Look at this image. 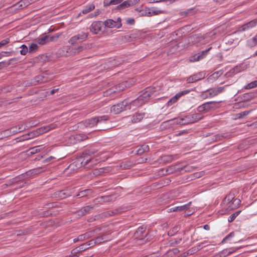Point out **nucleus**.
Masks as SVG:
<instances>
[{
	"label": "nucleus",
	"mask_w": 257,
	"mask_h": 257,
	"mask_svg": "<svg viewBox=\"0 0 257 257\" xmlns=\"http://www.w3.org/2000/svg\"><path fill=\"white\" fill-rule=\"evenodd\" d=\"M105 153L103 151L98 152V150L93 148L85 149L80 157L71 163L68 168L71 170L76 171L82 167H91L103 158L102 155Z\"/></svg>",
	"instance_id": "obj_1"
},
{
	"label": "nucleus",
	"mask_w": 257,
	"mask_h": 257,
	"mask_svg": "<svg viewBox=\"0 0 257 257\" xmlns=\"http://www.w3.org/2000/svg\"><path fill=\"white\" fill-rule=\"evenodd\" d=\"M203 118L201 113H195L192 114L187 115L184 117L176 119L174 123L180 125H187L198 121Z\"/></svg>",
	"instance_id": "obj_2"
},
{
	"label": "nucleus",
	"mask_w": 257,
	"mask_h": 257,
	"mask_svg": "<svg viewBox=\"0 0 257 257\" xmlns=\"http://www.w3.org/2000/svg\"><path fill=\"white\" fill-rule=\"evenodd\" d=\"M148 234L146 231V227L144 226L139 227L134 234V239L140 240V244H143L148 240Z\"/></svg>",
	"instance_id": "obj_3"
},
{
	"label": "nucleus",
	"mask_w": 257,
	"mask_h": 257,
	"mask_svg": "<svg viewBox=\"0 0 257 257\" xmlns=\"http://www.w3.org/2000/svg\"><path fill=\"white\" fill-rule=\"evenodd\" d=\"M217 103L216 101H209L205 102L197 108V111L200 113L201 112H208L211 110H214L218 107Z\"/></svg>",
	"instance_id": "obj_4"
},
{
	"label": "nucleus",
	"mask_w": 257,
	"mask_h": 257,
	"mask_svg": "<svg viewBox=\"0 0 257 257\" xmlns=\"http://www.w3.org/2000/svg\"><path fill=\"white\" fill-rule=\"evenodd\" d=\"M156 91L155 87H148L145 89L142 94H141L137 98L140 102H142V105L144 104L148 100H149L153 93Z\"/></svg>",
	"instance_id": "obj_5"
},
{
	"label": "nucleus",
	"mask_w": 257,
	"mask_h": 257,
	"mask_svg": "<svg viewBox=\"0 0 257 257\" xmlns=\"http://www.w3.org/2000/svg\"><path fill=\"white\" fill-rule=\"evenodd\" d=\"M88 36V33L82 32L72 37L69 40L68 43L72 45L77 44L78 42H83L87 39Z\"/></svg>",
	"instance_id": "obj_6"
},
{
	"label": "nucleus",
	"mask_w": 257,
	"mask_h": 257,
	"mask_svg": "<svg viewBox=\"0 0 257 257\" xmlns=\"http://www.w3.org/2000/svg\"><path fill=\"white\" fill-rule=\"evenodd\" d=\"M103 25L109 28H120L122 26L121 18L118 17L116 21L112 19H107L103 22Z\"/></svg>",
	"instance_id": "obj_7"
},
{
	"label": "nucleus",
	"mask_w": 257,
	"mask_h": 257,
	"mask_svg": "<svg viewBox=\"0 0 257 257\" xmlns=\"http://www.w3.org/2000/svg\"><path fill=\"white\" fill-rule=\"evenodd\" d=\"M127 103L126 100H123L120 103L113 105L111 106L110 110L115 114H118L123 111L126 110V105Z\"/></svg>",
	"instance_id": "obj_8"
},
{
	"label": "nucleus",
	"mask_w": 257,
	"mask_h": 257,
	"mask_svg": "<svg viewBox=\"0 0 257 257\" xmlns=\"http://www.w3.org/2000/svg\"><path fill=\"white\" fill-rule=\"evenodd\" d=\"M205 76V73L204 72H200L199 73L194 74L189 77H188L186 79V81L188 83H194L199 81L201 79L204 78Z\"/></svg>",
	"instance_id": "obj_9"
},
{
	"label": "nucleus",
	"mask_w": 257,
	"mask_h": 257,
	"mask_svg": "<svg viewBox=\"0 0 257 257\" xmlns=\"http://www.w3.org/2000/svg\"><path fill=\"white\" fill-rule=\"evenodd\" d=\"M190 92L189 89H186L177 93L174 96L172 97L167 102L168 106H171L176 103L178 100L183 95L188 94Z\"/></svg>",
	"instance_id": "obj_10"
},
{
	"label": "nucleus",
	"mask_w": 257,
	"mask_h": 257,
	"mask_svg": "<svg viewBox=\"0 0 257 257\" xmlns=\"http://www.w3.org/2000/svg\"><path fill=\"white\" fill-rule=\"evenodd\" d=\"M127 104L126 105V110H135L137 107H139L142 105V102H140L138 98L133 100L132 101H129L128 100H125Z\"/></svg>",
	"instance_id": "obj_11"
},
{
	"label": "nucleus",
	"mask_w": 257,
	"mask_h": 257,
	"mask_svg": "<svg viewBox=\"0 0 257 257\" xmlns=\"http://www.w3.org/2000/svg\"><path fill=\"white\" fill-rule=\"evenodd\" d=\"M240 200L236 198L232 201L230 202L229 204H224L223 205V207L227 211H231L236 208L238 205L239 204Z\"/></svg>",
	"instance_id": "obj_12"
},
{
	"label": "nucleus",
	"mask_w": 257,
	"mask_h": 257,
	"mask_svg": "<svg viewBox=\"0 0 257 257\" xmlns=\"http://www.w3.org/2000/svg\"><path fill=\"white\" fill-rule=\"evenodd\" d=\"M88 139L86 135L83 134H78L72 135L70 137V140L73 141V143L76 144L80 142L86 140Z\"/></svg>",
	"instance_id": "obj_13"
},
{
	"label": "nucleus",
	"mask_w": 257,
	"mask_h": 257,
	"mask_svg": "<svg viewBox=\"0 0 257 257\" xmlns=\"http://www.w3.org/2000/svg\"><path fill=\"white\" fill-rule=\"evenodd\" d=\"M97 120L95 117L85 119L83 121H82L80 123L82 124L85 127H92L94 126L97 124Z\"/></svg>",
	"instance_id": "obj_14"
},
{
	"label": "nucleus",
	"mask_w": 257,
	"mask_h": 257,
	"mask_svg": "<svg viewBox=\"0 0 257 257\" xmlns=\"http://www.w3.org/2000/svg\"><path fill=\"white\" fill-rule=\"evenodd\" d=\"M102 25V23L100 21L94 22L90 26V31L96 34L101 30Z\"/></svg>",
	"instance_id": "obj_15"
},
{
	"label": "nucleus",
	"mask_w": 257,
	"mask_h": 257,
	"mask_svg": "<svg viewBox=\"0 0 257 257\" xmlns=\"http://www.w3.org/2000/svg\"><path fill=\"white\" fill-rule=\"evenodd\" d=\"M204 40V37L200 35H193L190 37V41L193 44L198 46L200 44H202V41Z\"/></svg>",
	"instance_id": "obj_16"
},
{
	"label": "nucleus",
	"mask_w": 257,
	"mask_h": 257,
	"mask_svg": "<svg viewBox=\"0 0 257 257\" xmlns=\"http://www.w3.org/2000/svg\"><path fill=\"white\" fill-rule=\"evenodd\" d=\"M145 115V113H136L132 116H127V118H130L133 123H137L142 120Z\"/></svg>",
	"instance_id": "obj_17"
},
{
	"label": "nucleus",
	"mask_w": 257,
	"mask_h": 257,
	"mask_svg": "<svg viewBox=\"0 0 257 257\" xmlns=\"http://www.w3.org/2000/svg\"><path fill=\"white\" fill-rule=\"evenodd\" d=\"M257 24V19H254L245 24L242 25L240 28V31H245L249 29L255 27Z\"/></svg>",
	"instance_id": "obj_18"
},
{
	"label": "nucleus",
	"mask_w": 257,
	"mask_h": 257,
	"mask_svg": "<svg viewBox=\"0 0 257 257\" xmlns=\"http://www.w3.org/2000/svg\"><path fill=\"white\" fill-rule=\"evenodd\" d=\"M191 203H192L191 202H189L188 203L185 204L184 205H182V206L173 207L169 208L168 209L167 211L168 212H177V211H181L182 210H186L187 209H188V208L189 207V206H190V205L191 204Z\"/></svg>",
	"instance_id": "obj_19"
},
{
	"label": "nucleus",
	"mask_w": 257,
	"mask_h": 257,
	"mask_svg": "<svg viewBox=\"0 0 257 257\" xmlns=\"http://www.w3.org/2000/svg\"><path fill=\"white\" fill-rule=\"evenodd\" d=\"M42 134H43L42 129L41 128V127L39 128L35 131H32L28 133L27 134L28 137L26 139H30L33 138Z\"/></svg>",
	"instance_id": "obj_20"
},
{
	"label": "nucleus",
	"mask_w": 257,
	"mask_h": 257,
	"mask_svg": "<svg viewBox=\"0 0 257 257\" xmlns=\"http://www.w3.org/2000/svg\"><path fill=\"white\" fill-rule=\"evenodd\" d=\"M93 208V206H86L84 207L83 208H81V209L79 210L77 212L79 215H84L86 214L87 213H88L90 212L91 210H92Z\"/></svg>",
	"instance_id": "obj_21"
},
{
	"label": "nucleus",
	"mask_w": 257,
	"mask_h": 257,
	"mask_svg": "<svg viewBox=\"0 0 257 257\" xmlns=\"http://www.w3.org/2000/svg\"><path fill=\"white\" fill-rule=\"evenodd\" d=\"M223 72L221 70L216 71L210 75L207 79L208 82H212L217 79L221 75H222Z\"/></svg>",
	"instance_id": "obj_22"
},
{
	"label": "nucleus",
	"mask_w": 257,
	"mask_h": 257,
	"mask_svg": "<svg viewBox=\"0 0 257 257\" xmlns=\"http://www.w3.org/2000/svg\"><path fill=\"white\" fill-rule=\"evenodd\" d=\"M178 158V155H165L162 157V160L165 163H169L172 162V161Z\"/></svg>",
	"instance_id": "obj_23"
},
{
	"label": "nucleus",
	"mask_w": 257,
	"mask_h": 257,
	"mask_svg": "<svg viewBox=\"0 0 257 257\" xmlns=\"http://www.w3.org/2000/svg\"><path fill=\"white\" fill-rule=\"evenodd\" d=\"M149 151V146L147 145H143L139 147L136 151V154L139 155H141L145 152Z\"/></svg>",
	"instance_id": "obj_24"
},
{
	"label": "nucleus",
	"mask_w": 257,
	"mask_h": 257,
	"mask_svg": "<svg viewBox=\"0 0 257 257\" xmlns=\"http://www.w3.org/2000/svg\"><path fill=\"white\" fill-rule=\"evenodd\" d=\"M234 194L233 193H229L228 194L225 198L223 200L222 204V205L224 204H229L230 202L232 201L233 200L235 199Z\"/></svg>",
	"instance_id": "obj_25"
},
{
	"label": "nucleus",
	"mask_w": 257,
	"mask_h": 257,
	"mask_svg": "<svg viewBox=\"0 0 257 257\" xmlns=\"http://www.w3.org/2000/svg\"><path fill=\"white\" fill-rule=\"evenodd\" d=\"M123 0H104L103 2V5L104 7H108L110 5H116Z\"/></svg>",
	"instance_id": "obj_26"
},
{
	"label": "nucleus",
	"mask_w": 257,
	"mask_h": 257,
	"mask_svg": "<svg viewBox=\"0 0 257 257\" xmlns=\"http://www.w3.org/2000/svg\"><path fill=\"white\" fill-rule=\"evenodd\" d=\"M164 11L163 10H161L160 9H158V8H155L154 9L150 10L148 12L147 16L149 17L159 15L160 14L164 13Z\"/></svg>",
	"instance_id": "obj_27"
},
{
	"label": "nucleus",
	"mask_w": 257,
	"mask_h": 257,
	"mask_svg": "<svg viewBox=\"0 0 257 257\" xmlns=\"http://www.w3.org/2000/svg\"><path fill=\"white\" fill-rule=\"evenodd\" d=\"M252 111V110H247L241 112L240 113H237L235 114V119H241L242 118L246 116H247L248 114H249Z\"/></svg>",
	"instance_id": "obj_28"
},
{
	"label": "nucleus",
	"mask_w": 257,
	"mask_h": 257,
	"mask_svg": "<svg viewBox=\"0 0 257 257\" xmlns=\"http://www.w3.org/2000/svg\"><path fill=\"white\" fill-rule=\"evenodd\" d=\"M130 7H131V6L130 5V3H129L128 0H127V1L123 2L121 4L118 5L116 7V9L118 10H120L125 9Z\"/></svg>",
	"instance_id": "obj_29"
},
{
	"label": "nucleus",
	"mask_w": 257,
	"mask_h": 257,
	"mask_svg": "<svg viewBox=\"0 0 257 257\" xmlns=\"http://www.w3.org/2000/svg\"><path fill=\"white\" fill-rule=\"evenodd\" d=\"M95 8V6L93 4H90L86 6L82 11L81 13L83 14H86L93 10Z\"/></svg>",
	"instance_id": "obj_30"
},
{
	"label": "nucleus",
	"mask_w": 257,
	"mask_h": 257,
	"mask_svg": "<svg viewBox=\"0 0 257 257\" xmlns=\"http://www.w3.org/2000/svg\"><path fill=\"white\" fill-rule=\"evenodd\" d=\"M210 91L209 89L203 91L201 92V94H200V97L202 99H205L208 98H212V96H210Z\"/></svg>",
	"instance_id": "obj_31"
},
{
	"label": "nucleus",
	"mask_w": 257,
	"mask_h": 257,
	"mask_svg": "<svg viewBox=\"0 0 257 257\" xmlns=\"http://www.w3.org/2000/svg\"><path fill=\"white\" fill-rule=\"evenodd\" d=\"M255 97V93L253 92H249L245 93L243 95V99L245 101H249L253 99Z\"/></svg>",
	"instance_id": "obj_32"
},
{
	"label": "nucleus",
	"mask_w": 257,
	"mask_h": 257,
	"mask_svg": "<svg viewBox=\"0 0 257 257\" xmlns=\"http://www.w3.org/2000/svg\"><path fill=\"white\" fill-rule=\"evenodd\" d=\"M228 255H229V254L228 253V249H224L223 250L216 253V254L213 255L212 257H226Z\"/></svg>",
	"instance_id": "obj_33"
},
{
	"label": "nucleus",
	"mask_w": 257,
	"mask_h": 257,
	"mask_svg": "<svg viewBox=\"0 0 257 257\" xmlns=\"http://www.w3.org/2000/svg\"><path fill=\"white\" fill-rule=\"evenodd\" d=\"M244 67L243 64H240L235 66L233 69L231 70V71L232 73H237L242 71L244 69Z\"/></svg>",
	"instance_id": "obj_34"
},
{
	"label": "nucleus",
	"mask_w": 257,
	"mask_h": 257,
	"mask_svg": "<svg viewBox=\"0 0 257 257\" xmlns=\"http://www.w3.org/2000/svg\"><path fill=\"white\" fill-rule=\"evenodd\" d=\"M49 36L46 35L44 36L38 40V43L40 45H44L47 42H49Z\"/></svg>",
	"instance_id": "obj_35"
},
{
	"label": "nucleus",
	"mask_w": 257,
	"mask_h": 257,
	"mask_svg": "<svg viewBox=\"0 0 257 257\" xmlns=\"http://www.w3.org/2000/svg\"><path fill=\"white\" fill-rule=\"evenodd\" d=\"M95 118H96V119H98V123L108 120L109 119V116L107 115H104L102 116H96Z\"/></svg>",
	"instance_id": "obj_36"
},
{
	"label": "nucleus",
	"mask_w": 257,
	"mask_h": 257,
	"mask_svg": "<svg viewBox=\"0 0 257 257\" xmlns=\"http://www.w3.org/2000/svg\"><path fill=\"white\" fill-rule=\"evenodd\" d=\"M57 125L55 123H51L47 126L42 127L41 128L43 130V134L52 130L56 127Z\"/></svg>",
	"instance_id": "obj_37"
},
{
	"label": "nucleus",
	"mask_w": 257,
	"mask_h": 257,
	"mask_svg": "<svg viewBox=\"0 0 257 257\" xmlns=\"http://www.w3.org/2000/svg\"><path fill=\"white\" fill-rule=\"evenodd\" d=\"M211 47L209 48L208 49L202 51L199 53H198V56H199V57L200 58L201 60H202L204 59L208 54L209 51L211 49Z\"/></svg>",
	"instance_id": "obj_38"
},
{
	"label": "nucleus",
	"mask_w": 257,
	"mask_h": 257,
	"mask_svg": "<svg viewBox=\"0 0 257 257\" xmlns=\"http://www.w3.org/2000/svg\"><path fill=\"white\" fill-rule=\"evenodd\" d=\"M35 80L38 83H44L47 81V79H46L45 76L43 75H39L36 76L35 78Z\"/></svg>",
	"instance_id": "obj_39"
},
{
	"label": "nucleus",
	"mask_w": 257,
	"mask_h": 257,
	"mask_svg": "<svg viewBox=\"0 0 257 257\" xmlns=\"http://www.w3.org/2000/svg\"><path fill=\"white\" fill-rule=\"evenodd\" d=\"M101 198L103 200L104 202H108L114 201L115 198L113 195H108L101 197Z\"/></svg>",
	"instance_id": "obj_40"
},
{
	"label": "nucleus",
	"mask_w": 257,
	"mask_h": 257,
	"mask_svg": "<svg viewBox=\"0 0 257 257\" xmlns=\"http://www.w3.org/2000/svg\"><path fill=\"white\" fill-rule=\"evenodd\" d=\"M62 35L61 33H56L54 35H48L49 36V42H54L56 41Z\"/></svg>",
	"instance_id": "obj_41"
},
{
	"label": "nucleus",
	"mask_w": 257,
	"mask_h": 257,
	"mask_svg": "<svg viewBox=\"0 0 257 257\" xmlns=\"http://www.w3.org/2000/svg\"><path fill=\"white\" fill-rule=\"evenodd\" d=\"M92 233L91 232H86L84 234L79 235V239L80 241H83L85 239L89 238L91 237Z\"/></svg>",
	"instance_id": "obj_42"
},
{
	"label": "nucleus",
	"mask_w": 257,
	"mask_h": 257,
	"mask_svg": "<svg viewBox=\"0 0 257 257\" xmlns=\"http://www.w3.org/2000/svg\"><path fill=\"white\" fill-rule=\"evenodd\" d=\"M84 49V47L83 46H79L77 47H74L71 48L72 53L74 54L79 53L82 52Z\"/></svg>",
	"instance_id": "obj_43"
},
{
	"label": "nucleus",
	"mask_w": 257,
	"mask_h": 257,
	"mask_svg": "<svg viewBox=\"0 0 257 257\" xmlns=\"http://www.w3.org/2000/svg\"><path fill=\"white\" fill-rule=\"evenodd\" d=\"M122 211L119 209H115L113 210L108 211L106 213L109 216H112L120 213Z\"/></svg>",
	"instance_id": "obj_44"
},
{
	"label": "nucleus",
	"mask_w": 257,
	"mask_h": 257,
	"mask_svg": "<svg viewBox=\"0 0 257 257\" xmlns=\"http://www.w3.org/2000/svg\"><path fill=\"white\" fill-rule=\"evenodd\" d=\"M241 211H238L232 214L228 218V221L229 222H232L235 218L239 214Z\"/></svg>",
	"instance_id": "obj_45"
},
{
	"label": "nucleus",
	"mask_w": 257,
	"mask_h": 257,
	"mask_svg": "<svg viewBox=\"0 0 257 257\" xmlns=\"http://www.w3.org/2000/svg\"><path fill=\"white\" fill-rule=\"evenodd\" d=\"M235 234L233 232H230L227 235H226L222 240L221 243H224L226 242L228 240H229L231 238L234 237Z\"/></svg>",
	"instance_id": "obj_46"
},
{
	"label": "nucleus",
	"mask_w": 257,
	"mask_h": 257,
	"mask_svg": "<svg viewBox=\"0 0 257 257\" xmlns=\"http://www.w3.org/2000/svg\"><path fill=\"white\" fill-rule=\"evenodd\" d=\"M198 54H196L194 55L193 56H192L190 57L189 61L191 62H194L196 61H199L201 60L200 58L199 57V56H198Z\"/></svg>",
	"instance_id": "obj_47"
},
{
	"label": "nucleus",
	"mask_w": 257,
	"mask_h": 257,
	"mask_svg": "<svg viewBox=\"0 0 257 257\" xmlns=\"http://www.w3.org/2000/svg\"><path fill=\"white\" fill-rule=\"evenodd\" d=\"M20 48L21 50H20V53L22 55H25L28 51V47L25 45H22Z\"/></svg>",
	"instance_id": "obj_48"
},
{
	"label": "nucleus",
	"mask_w": 257,
	"mask_h": 257,
	"mask_svg": "<svg viewBox=\"0 0 257 257\" xmlns=\"http://www.w3.org/2000/svg\"><path fill=\"white\" fill-rule=\"evenodd\" d=\"M109 66L111 68H114L119 66L120 64V62H117L115 60H113L108 62Z\"/></svg>",
	"instance_id": "obj_49"
},
{
	"label": "nucleus",
	"mask_w": 257,
	"mask_h": 257,
	"mask_svg": "<svg viewBox=\"0 0 257 257\" xmlns=\"http://www.w3.org/2000/svg\"><path fill=\"white\" fill-rule=\"evenodd\" d=\"M38 48V45L35 43H32L29 47V53L35 52Z\"/></svg>",
	"instance_id": "obj_50"
},
{
	"label": "nucleus",
	"mask_w": 257,
	"mask_h": 257,
	"mask_svg": "<svg viewBox=\"0 0 257 257\" xmlns=\"http://www.w3.org/2000/svg\"><path fill=\"white\" fill-rule=\"evenodd\" d=\"M209 91L210 93V96H212V97H213L218 95L215 88H210Z\"/></svg>",
	"instance_id": "obj_51"
},
{
	"label": "nucleus",
	"mask_w": 257,
	"mask_h": 257,
	"mask_svg": "<svg viewBox=\"0 0 257 257\" xmlns=\"http://www.w3.org/2000/svg\"><path fill=\"white\" fill-rule=\"evenodd\" d=\"M78 248L79 249V251L80 252H81L82 251H84V250H85L88 249L89 248V246H88V244H86V243H83V244H81V245H80L78 247Z\"/></svg>",
	"instance_id": "obj_52"
},
{
	"label": "nucleus",
	"mask_w": 257,
	"mask_h": 257,
	"mask_svg": "<svg viewBox=\"0 0 257 257\" xmlns=\"http://www.w3.org/2000/svg\"><path fill=\"white\" fill-rule=\"evenodd\" d=\"M10 42V38H6L0 42V48L5 46Z\"/></svg>",
	"instance_id": "obj_53"
},
{
	"label": "nucleus",
	"mask_w": 257,
	"mask_h": 257,
	"mask_svg": "<svg viewBox=\"0 0 257 257\" xmlns=\"http://www.w3.org/2000/svg\"><path fill=\"white\" fill-rule=\"evenodd\" d=\"M105 238L103 237V236H99L95 238V241L96 243H101L102 242H104L106 241V240L104 239Z\"/></svg>",
	"instance_id": "obj_54"
},
{
	"label": "nucleus",
	"mask_w": 257,
	"mask_h": 257,
	"mask_svg": "<svg viewBox=\"0 0 257 257\" xmlns=\"http://www.w3.org/2000/svg\"><path fill=\"white\" fill-rule=\"evenodd\" d=\"M198 250V248H197L196 246L192 247L191 249L188 250L187 254H192L196 252H197Z\"/></svg>",
	"instance_id": "obj_55"
},
{
	"label": "nucleus",
	"mask_w": 257,
	"mask_h": 257,
	"mask_svg": "<svg viewBox=\"0 0 257 257\" xmlns=\"http://www.w3.org/2000/svg\"><path fill=\"white\" fill-rule=\"evenodd\" d=\"M10 129L12 135L20 133V131L18 130L17 126H14Z\"/></svg>",
	"instance_id": "obj_56"
},
{
	"label": "nucleus",
	"mask_w": 257,
	"mask_h": 257,
	"mask_svg": "<svg viewBox=\"0 0 257 257\" xmlns=\"http://www.w3.org/2000/svg\"><path fill=\"white\" fill-rule=\"evenodd\" d=\"M41 147V146H37L32 148H31L30 150L31 151V154H35L37 153L38 152L40 151V149H39Z\"/></svg>",
	"instance_id": "obj_57"
},
{
	"label": "nucleus",
	"mask_w": 257,
	"mask_h": 257,
	"mask_svg": "<svg viewBox=\"0 0 257 257\" xmlns=\"http://www.w3.org/2000/svg\"><path fill=\"white\" fill-rule=\"evenodd\" d=\"M3 134H4V137H9L10 136H12L10 128L4 130L3 132Z\"/></svg>",
	"instance_id": "obj_58"
},
{
	"label": "nucleus",
	"mask_w": 257,
	"mask_h": 257,
	"mask_svg": "<svg viewBox=\"0 0 257 257\" xmlns=\"http://www.w3.org/2000/svg\"><path fill=\"white\" fill-rule=\"evenodd\" d=\"M10 65V63L6 62V61H2L0 62V70L7 67Z\"/></svg>",
	"instance_id": "obj_59"
},
{
	"label": "nucleus",
	"mask_w": 257,
	"mask_h": 257,
	"mask_svg": "<svg viewBox=\"0 0 257 257\" xmlns=\"http://www.w3.org/2000/svg\"><path fill=\"white\" fill-rule=\"evenodd\" d=\"M105 169L103 168H101L99 169L98 170H95L94 172V174L95 175H100L101 173H103L104 172Z\"/></svg>",
	"instance_id": "obj_60"
},
{
	"label": "nucleus",
	"mask_w": 257,
	"mask_h": 257,
	"mask_svg": "<svg viewBox=\"0 0 257 257\" xmlns=\"http://www.w3.org/2000/svg\"><path fill=\"white\" fill-rule=\"evenodd\" d=\"M18 126V130L20 131V133L24 131L26 129L27 127H28V125H24V124H21L17 125Z\"/></svg>",
	"instance_id": "obj_61"
},
{
	"label": "nucleus",
	"mask_w": 257,
	"mask_h": 257,
	"mask_svg": "<svg viewBox=\"0 0 257 257\" xmlns=\"http://www.w3.org/2000/svg\"><path fill=\"white\" fill-rule=\"evenodd\" d=\"M136 37L134 36V34H132L131 35L125 36L124 37V39H125L126 40H127V41H132Z\"/></svg>",
	"instance_id": "obj_62"
},
{
	"label": "nucleus",
	"mask_w": 257,
	"mask_h": 257,
	"mask_svg": "<svg viewBox=\"0 0 257 257\" xmlns=\"http://www.w3.org/2000/svg\"><path fill=\"white\" fill-rule=\"evenodd\" d=\"M89 191V190H85L79 192L78 194L76 195L77 197H82L86 195V192Z\"/></svg>",
	"instance_id": "obj_63"
},
{
	"label": "nucleus",
	"mask_w": 257,
	"mask_h": 257,
	"mask_svg": "<svg viewBox=\"0 0 257 257\" xmlns=\"http://www.w3.org/2000/svg\"><path fill=\"white\" fill-rule=\"evenodd\" d=\"M126 23L127 24L133 25L135 24V21L133 18H128L126 20Z\"/></svg>",
	"instance_id": "obj_64"
}]
</instances>
